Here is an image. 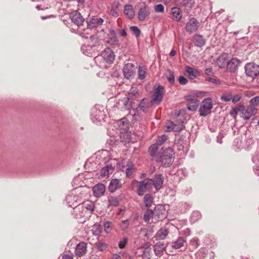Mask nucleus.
<instances>
[{"instance_id": "nucleus-1", "label": "nucleus", "mask_w": 259, "mask_h": 259, "mask_svg": "<svg viewBox=\"0 0 259 259\" xmlns=\"http://www.w3.org/2000/svg\"><path fill=\"white\" fill-rule=\"evenodd\" d=\"M87 41V44L81 47V50L85 55L88 56L92 55L94 53V55H96V53L99 52L102 49V46L100 45L99 41L96 36L91 35Z\"/></svg>"}, {"instance_id": "nucleus-2", "label": "nucleus", "mask_w": 259, "mask_h": 259, "mask_svg": "<svg viewBox=\"0 0 259 259\" xmlns=\"http://www.w3.org/2000/svg\"><path fill=\"white\" fill-rule=\"evenodd\" d=\"M174 151L170 147L165 149H162V151L156 156L155 160L157 162L161 163V165L165 167L171 165L174 161Z\"/></svg>"}, {"instance_id": "nucleus-3", "label": "nucleus", "mask_w": 259, "mask_h": 259, "mask_svg": "<svg viewBox=\"0 0 259 259\" xmlns=\"http://www.w3.org/2000/svg\"><path fill=\"white\" fill-rule=\"evenodd\" d=\"M212 101L211 98L204 99L201 103L199 111L201 116H205L208 115L212 109Z\"/></svg>"}, {"instance_id": "nucleus-4", "label": "nucleus", "mask_w": 259, "mask_h": 259, "mask_svg": "<svg viewBox=\"0 0 259 259\" xmlns=\"http://www.w3.org/2000/svg\"><path fill=\"white\" fill-rule=\"evenodd\" d=\"M244 68L246 75L251 78H253L259 74V66L254 63L246 64Z\"/></svg>"}, {"instance_id": "nucleus-5", "label": "nucleus", "mask_w": 259, "mask_h": 259, "mask_svg": "<svg viewBox=\"0 0 259 259\" xmlns=\"http://www.w3.org/2000/svg\"><path fill=\"white\" fill-rule=\"evenodd\" d=\"M152 179H145L143 181L139 182L137 193L139 196H142L147 189L152 188Z\"/></svg>"}, {"instance_id": "nucleus-6", "label": "nucleus", "mask_w": 259, "mask_h": 259, "mask_svg": "<svg viewBox=\"0 0 259 259\" xmlns=\"http://www.w3.org/2000/svg\"><path fill=\"white\" fill-rule=\"evenodd\" d=\"M257 112V109L254 106L249 105L246 109L243 105L242 111H241V116L245 120H248L250 118L254 115Z\"/></svg>"}, {"instance_id": "nucleus-7", "label": "nucleus", "mask_w": 259, "mask_h": 259, "mask_svg": "<svg viewBox=\"0 0 259 259\" xmlns=\"http://www.w3.org/2000/svg\"><path fill=\"white\" fill-rule=\"evenodd\" d=\"M164 88L162 85H158L154 91L152 102L160 104L162 100Z\"/></svg>"}, {"instance_id": "nucleus-8", "label": "nucleus", "mask_w": 259, "mask_h": 259, "mask_svg": "<svg viewBox=\"0 0 259 259\" xmlns=\"http://www.w3.org/2000/svg\"><path fill=\"white\" fill-rule=\"evenodd\" d=\"M199 27V22L194 18H191L187 23L185 29L186 31L190 33L195 32Z\"/></svg>"}, {"instance_id": "nucleus-9", "label": "nucleus", "mask_w": 259, "mask_h": 259, "mask_svg": "<svg viewBox=\"0 0 259 259\" xmlns=\"http://www.w3.org/2000/svg\"><path fill=\"white\" fill-rule=\"evenodd\" d=\"M72 22L77 26L82 25L84 19L77 11H75L70 14Z\"/></svg>"}, {"instance_id": "nucleus-10", "label": "nucleus", "mask_w": 259, "mask_h": 259, "mask_svg": "<svg viewBox=\"0 0 259 259\" xmlns=\"http://www.w3.org/2000/svg\"><path fill=\"white\" fill-rule=\"evenodd\" d=\"M107 43L113 47H119L120 46V43L117 37L116 32L113 29L109 30Z\"/></svg>"}, {"instance_id": "nucleus-11", "label": "nucleus", "mask_w": 259, "mask_h": 259, "mask_svg": "<svg viewBox=\"0 0 259 259\" xmlns=\"http://www.w3.org/2000/svg\"><path fill=\"white\" fill-rule=\"evenodd\" d=\"M166 131H174L178 132L181 131L184 127L182 121L178 122V123H174L172 122H168L166 123Z\"/></svg>"}, {"instance_id": "nucleus-12", "label": "nucleus", "mask_w": 259, "mask_h": 259, "mask_svg": "<svg viewBox=\"0 0 259 259\" xmlns=\"http://www.w3.org/2000/svg\"><path fill=\"white\" fill-rule=\"evenodd\" d=\"M241 61L237 58H233L230 60L228 61L227 65V70L230 72H234L238 68V66L240 64Z\"/></svg>"}, {"instance_id": "nucleus-13", "label": "nucleus", "mask_w": 259, "mask_h": 259, "mask_svg": "<svg viewBox=\"0 0 259 259\" xmlns=\"http://www.w3.org/2000/svg\"><path fill=\"white\" fill-rule=\"evenodd\" d=\"M94 203L91 201H88L82 205L79 204L77 207L74 208V212L80 211L81 209L82 210L86 209L90 212H92L94 210Z\"/></svg>"}, {"instance_id": "nucleus-14", "label": "nucleus", "mask_w": 259, "mask_h": 259, "mask_svg": "<svg viewBox=\"0 0 259 259\" xmlns=\"http://www.w3.org/2000/svg\"><path fill=\"white\" fill-rule=\"evenodd\" d=\"M102 56L104 60L107 63H111L115 59V55L111 49L110 48L106 49L102 53Z\"/></svg>"}, {"instance_id": "nucleus-15", "label": "nucleus", "mask_w": 259, "mask_h": 259, "mask_svg": "<svg viewBox=\"0 0 259 259\" xmlns=\"http://www.w3.org/2000/svg\"><path fill=\"white\" fill-rule=\"evenodd\" d=\"M87 251V244L84 242H81L78 243L75 248V254L78 257L84 255Z\"/></svg>"}, {"instance_id": "nucleus-16", "label": "nucleus", "mask_w": 259, "mask_h": 259, "mask_svg": "<svg viewBox=\"0 0 259 259\" xmlns=\"http://www.w3.org/2000/svg\"><path fill=\"white\" fill-rule=\"evenodd\" d=\"M228 61V55L226 53H223L218 58L216 63L220 68H224L227 67Z\"/></svg>"}, {"instance_id": "nucleus-17", "label": "nucleus", "mask_w": 259, "mask_h": 259, "mask_svg": "<svg viewBox=\"0 0 259 259\" xmlns=\"http://www.w3.org/2000/svg\"><path fill=\"white\" fill-rule=\"evenodd\" d=\"M164 178L161 174L157 175L154 179H152V186H153L156 190H159L162 186Z\"/></svg>"}, {"instance_id": "nucleus-18", "label": "nucleus", "mask_w": 259, "mask_h": 259, "mask_svg": "<svg viewBox=\"0 0 259 259\" xmlns=\"http://www.w3.org/2000/svg\"><path fill=\"white\" fill-rule=\"evenodd\" d=\"M67 205L69 207L75 208L78 205L77 204L78 197L75 194L72 193L68 195L65 199Z\"/></svg>"}, {"instance_id": "nucleus-19", "label": "nucleus", "mask_w": 259, "mask_h": 259, "mask_svg": "<svg viewBox=\"0 0 259 259\" xmlns=\"http://www.w3.org/2000/svg\"><path fill=\"white\" fill-rule=\"evenodd\" d=\"M122 184L120 181L117 179H113L111 180L108 187L109 191L111 193L115 192L121 187Z\"/></svg>"}, {"instance_id": "nucleus-20", "label": "nucleus", "mask_w": 259, "mask_h": 259, "mask_svg": "<svg viewBox=\"0 0 259 259\" xmlns=\"http://www.w3.org/2000/svg\"><path fill=\"white\" fill-rule=\"evenodd\" d=\"M134 65L131 63H127L124 66L123 73L126 78L129 79L134 75Z\"/></svg>"}, {"instance_id": "nucleus-21", "label": "nucleus", "mask_w": 259, "mask_h": 259, "mask_svg": "<svg viewBox=\"0 0 259 259\" xmlns=\"http://www.w3.org/2000/svg\"><path fill=\"white\" fill-rule=\"evenodd\" d=\"M153 103L152 101H149L148 99L144 98L141 101L139 105V107L140 109L143 112L146 113L148 111V109L150 108Z\"/></svg>"}, {"instance_id": "nucleus-22", "label": "nucleus", "mask_w": 259, "mask_h": 259, "mask_svg": "<svg viewBox=\"0 0 259 259\" xmlns=\"http://www.w3.org/2000/svg\"><path fill=\"white\" fill-rule=\"evenodd\" d=\"M103 20L101 18L94 17L90 21H88V27L90 29H93L102 24Z\"/></svg>"}, {"instance_id": "nucleus-23", "label": "nucleus", "mask_w": 259, "mask_h": 259, "mask_svg": "<svg viewBox=\"0 0 259 259\" xmlns=\"http://www.w3.org/2000/svg\"><path fill=\"white\" fill-rule=\"evenodd\" d=\"M170 14L172 16L171 19L176 22H179L182 17V11L178 7L172 8Z\"/></svg>"}, {"instance_id": "nucleus-24", "label": "nucleus", "mask_w": 259, "mask_h": 259, "mask_svg": "<svg viewBox=\"0 0 259 259\" xmlns=\"http://www.w3.org/2000/svg\"><path fill=\"white\" fill-rule=\"evenodd\" d=\"M93 190L94 196L97 197H100L105 191V186L103 184H98L93 187Z\"/></svg>"}, {"instance_id": "nucleus-25", "label": "nucleus", "mask_w": 259, "mask_h": 259, "mask_svg": "<svg viewBox=\"0 0 259 259\" xmlns=\"http://www.w3.org/2000/svg\"><path fill=\"white\" fill-rule=\"evenodd\" d=\"M193 42L195 46L201 48L205 44V39L203 36L200 34H195L193 37Z\"/></svg>"}, {"instance_id": "nucleus-26", "label": "nucleus", "mask_w": 259, "mask_h": 259, "mask_svg": "<svg viewBox=\"0 0 259 259\" xmlns=\"http://www.w3.org/2000/svg\"><path fill=\"white\" fill-rule=\"evenodd\" d=\"M149 14L150 11L149 8L146 6L141 7L139 11L138 19L140 21H144Z\"/></svg>"}, {"instance_id": "nucleus-27", "label": "nucleus", "mask_w": 259, "mask_h": 259, "mask_svg": "<svg viewBox=\"0 0 259 259\" xmlns=\"http://www.w3.org/2000/svg\"><path fill=\"white\" fill-rule=\"evenodd\" d=\"M185 70L188 74L189 78L190 79H194L199 75V71L191 67L186 66H185Z\"/></svg>"}, {"instance_id": "nucleus-28", "label": "nucleus", "mask_w": 259, "mask_h": 259, "mask_svg": "<svg viewBox=\"0 0 259 259\" xmlns=\"http://www.w3.org/2000/svg\"><path fill=\"white\" fill-rule=\"evenodd\" d=\"M113 169L114 167L111 164H107L102 168L100 176L102 178H107L109 177V174L112 172Z\"/></svg>"}, {"instance_id": "nucleus-29", "label": "nucleus", "mask_w": 259, "mask_h": 259, "mask_svg": "<svg viewBox=\"0 0 259 259\" xmlns=\"http://www.w3.org/2000/svg\"><path fill=\"white\" fill-rule=\"evenodd\" d=\"M124 13L129 19H133L135 16L133 6L131 5H125L124 7Z\"/></svg>"}, {"instance_id": "nucleus-30", "label": "nucleus", "mask_w": 259, "mask_h": 259, "mask_svg": "<svg viewBox=\"0 0 259 259\" xmlns=\"http://www.w3.org/2000/svg\"><path fill=\"white\" fill-rule=\"evenodd\" d=\"M169 231L167 229H161L156 233L155 238L157 240H163L168 234Z\"/></svg>"}, {"instance_id": "nucleus-31", "label": "nucleus", "mask_w": 259, "mask_h": 259, "mask_svg": "<svg viewBox=\"0 0 259 259\" xmlns=\"http://www.w3.org/2000/svg\"><path fill=\"white\" fill-rule=\"evenodd\" d=\"M126 174L127 177H132L134 171H135V167L134 164L131 161H128L126 165Z\"/></svg>"}, {"instance_id": "nucleus-32", "label": "nucleus", "mask_w": 259, "mask_h": 259, "mask_svg": "<svg viewBox=\"0 0 259 259\" xmlns=\"http://www.w3.org/2000/svg\"><path fill=\"white\" fill-rule=\"evenodd\" d=\"M186 243V241L184 238L182 237H179L178 239L173 242L171 247L174 249H179L184 245Z\"/></svg>"}, {"instance_id": "nucleus-33", "label": "nucleus", "mask_w": 259, "mask_h": 259, "mask_svg": "<svg viewBox=\"0 0 259 259\" xmlns=\"http://www.w3.org/2000/svg\"><path fill=\"white\" fill-rule=\"evenodd\" d=\"M119 128L123 132H126L128 130V122L126 118H122L119 122Z\"/></svg>"}, {"instance_id": "nucleus-34", "label": "nucleus", "mask_w": 259, "mask_h": 259, "mask_svg": "<svg viewBox=\"0 0 259 259\" xmlns=\"http://www.w3.org/2000/svg\"><path fill=\"white\" fill-rule=\"evenodd\" d=\"M165 249L164 244L162 242L156 243L154 245V251L156 254H161L165 250Z\"/></svg>"}, {"instance_id": "nucleus-35", "label": "nucleus", "mask_w": 259, "mask_h": 259, "mask_svg": "<svg viewBox=\"0 0 259 259\" xmlns=\"http://www.w3.org/2000/svg\"><path fill=\"white\" fill-rule=\"evenodd\" d=\"M143 200L145 206L149 207L153 203V198L150 194H147L145 195Z\"/></svg>"}, {"instance_id": "nucleus-36", "label": "nucleus", "mask_w": 259, "mask_h": 259, "mask_svg": "<svg viewBox=\"0 0 259 259\" xmlns=\"http://www.w3.org/2000/svg\"><path fill=\"white\" fill-rule=\"evenodd\" d=\"M199 104V101L197 99H195L187 104V108L190 111H195L196 110Z\"/></svg>"}, {"instance_id": "nucleus-37", "label": "nucleus", "mask_w": 259, "mask_h": 259, "mask_svg": "<svg viewBox=\"0 0 259 259\" xmlns=\"http://www.w3.org/2000/svg\"><path fill=\"white\" fill-rule=\"evenodd\" d=\"M243 108V105H237L235 107L232 108L230 113V115L234 118H235L238 112H240L241 113V111H242Z\"/></svg>"}, {"instance_id": "nucleus-38", "label": "nucleus", "mask_w": 259, "mask_h": 259, "mask_svg": "<svg viewBox=\"0 0 259 259\" xmlns=\"http://www.w3.org/2000/svg\"><path fill=\"white\" fill-rule=\"evenodd\" d=\"M132 100L133 99L132 98V96L124 98L123 100V106L126 109L130 110L132 108L133 103Z\"/></svg>"}, {"instance_id": "nucleus-39", "label": "nucleus", "mask_w": 259, "mask_h": 259, "mask_svg": "<svg viewBox=\"0 0 259 259\" xmlns=\"http://www.w3.org/2000/svg\"><path fill=\"white\" fill-rule=\"evenodd\" d=\"M147 75L146 69L140 66L138 69V78L140 79H144Z\"/></svg>"}, {"instance_id": "nucleus-40", "label": "nucleus", "mask_w": 259, "mask_h": 259, "mask_svg": "<svg viewBox=\"0 0 259 259\" xmlns=\"http://www.w3.org/2000/svg\"><path fill=\"white\" fill-rule=\"evenodd\" d=\"M153 211L151 209H148L144 215L143 219L144 221L149 222L150 219L153 218Z\"/></svg>"}, {"instance_id": "nucleus-41", "label": "nucleus", "mask_w": 259, "mask_h": 259, "mask_svg": "<svg viewBox=\"0 0 259 259\" xmlns=\"http://www.w3.org/2000/svg\"><path fill=\"white\" fill-rule=\"evenodd\" d=\"M166 77L169 82L174 84L175 82V76L174 72L170 70H168L165 74Z\"/></svg>"}, {"instance_id": "nucleus-42", "label": "nucleus", "mask_w": 259, "mask_h": 259, "mask_svg": "<svg viewBox=\"0 0 259 259\" xmlns=\"http://www.w3.org/2000/svg\"><path fill=\"white\" fill-rule=\"evenodd\" d=\"M119 202V199L116 197H112L108 199L109 206H117Z\"/></svg>"}, {"instance_id": "nucleus-43", "label": "nucleus", "mask_w": 259, "mask_h": 259, "mask_svg": "<svg viewBox=\"0 0 259 259\" xmlns=\"http://www.w3.org/2000/svg\"><path fill=\"white\" fill-rule=\"evenodd\" d=\"M232 99V95L231 93H224L221 97V100L224 102H229Z\"/></svg>"}, {"instance_id": "nucleus-44", "label": "nucleus", "mask_w": 259, "mask_h": 259, "mask_svg": "<svg viewBox=\"0 0 259 259\" xmlns=\"http://www.w3.org/2000/svg\"><path fill=\"white\" fill-rule=\"evenodd\" d=\"M158 146L156 143H155L154 144L151 146L149 148V152L150 153V155L152 156H156V153L158 150Z\"/></svg>"}, {"instance_id": "nucleus-45", "label": "nucleus", "mask_w": 259, "mask_h": 259, "mask_svg": "<svg viewBox=\"0 0 259 259\" xmlns=\"http://www.w3.org/2000/svg\"><path fill=\"white\" fill-rule=\"evenodd\" d=\"M180 4L182 6H186L189 8H191L194 4L192 0H179Z\"/></svg>"}, {"instance_id": "nucleus-46", "label": "nucleus", "mask_w": 259, "mask_h": 259, "mask_svg": "<svg viewBox=\"0 0 259 259\" xmlns=\"http://www.w3.org/2000/svg\"><path fill=\"white\" fill-rule=\"evenodd\" d=\"M130 30L137 37H139L141 34V31L137 26H131Z\"/></svg>"}, {"instance_id": "nucleus-47", "label": "nucleus", "mask_w": 259, "mask_h": 259, "mask_svg": "<svg viewBox=\"0 0 259 259\" xmlns=\"http://www.w3.org/2000/svg\"><path fill=\"white\" fill-rule=\"evenodd\" d=\"M167 136L165 135H162L158 138L155 143H156L159 146L161 145L167 140Z\"/></svg>"}, {"instance_id": "nucleus-48", "label": "nucleus", "mask_w": 259, "mask_h": 259, "mask_svg": "<svg viewBox=\"0 0 259 259\" xmlns=\"http://www.w3.org/2000/svg\"><path fill=\"white\" fill-rule=\"evenodd\" d=\"M259 104V96H255L249 101V105L251 106H256Z\"/></svg>"}, {"instance_id": "nucleus-49", "label": "nucleus", "mask_w": 259, "mask_h": 259, "mask_svg": "<svg viewBox=\"0 0 259 259\" xmlns=\"http://www.w3.org/2000/svg\"><path fill=\"white\" fill-rule=\"evenodd\" d=\"M128 242V238L126 237H124L119 242L118 246L120 249H123Z\"/></svg>"}, {"instance_id": "nucleus-50", "label": "nucleus", "mask_w": 259, "mask_h": 259, "mask_svg": "<svg viewBox=\"0 0 259 259\" xmlns=\"http://www.w3.org/2000/svg\"><path fill=\"white\" fill-rule=\"evenodd\" d=\"M96 245L97 248L100 251H103L105 250L107 247V245L102 242H98L96 243Z\"/></svg>"}, {"instance_id": "nucleus-51", "label": "nucleus", "mask_w": 259, "mask_h": 259, "mask_svg": "<svg viewBox=\"0 0 259 259\" xmlns=\"http://www.w3.org/2000/svg\"><path fill=\"white\" fill-rule=\"evenodd\" d=\"M154 10L157 13H164V7L162 4H158L155 6Z\"/></svg>"}, {"instance_id": "nucleus-52", "label": "nucleus", "mask_w": 259, "mask_h": 259, "mask_svg": "<svg viewBox=\"0 0 259 259\" xmlns=\"http://www.w3.org/2000/svg\"><path fill=\"white\" fill-rule=\"evenodd\" d=\"M129 223L128 220L122 221L121 225L120 228L122 231H125L128 227Z\"/></svg>"}, {"instance_id": "nucleus-53", "label": "nucleus", "mask_w": 259, "mask_h": 259, "mask_svg": "<svg viewBox=\"0 0 259 259\" xmlns=\"http://www.w3.org/2000/svg\"><path fill=\"white\" fill-rule=\"evenodd\" d=\"M111 222L109 221H107L104 223V231L108 233L111 230Z\"/></svg>"}, {"instance_id": "nucleus-54", "label": "nucleus", "mask_w": 259, "mask_h": 259, "mask_svg": "<svg viewBox=\"0 0 259 259\" xmlns=\"http://www.w3.org/2000/svg\"><path fill=\"white\" fill-rule=\"evenodd\" d=\"M179 82L181 85H185L188 82V79L183 76H180L179 78Z\"/></svg>"}, {"instance_id": "nucleus-55", "label": "nucleus", "mask_w": 259, "mask_h": 259, "mask_svg": "<svg viewBox=\"0 0 259 259\" xmlns=\"http://www.w3.org/2000/svg\"><path fill=\"white\" fill-rule=\"evenodd\" d=\"M206 80L208 81L209 82H212L213 83L217 84H221L220 81L219 80H218V79H217L215 78H211V77L206 78Z\"/></svg>"}, {"instance_id": "nucleus-56", "label": "nucleus", "mask_w": 259, "mask_h": 259, "mask_svg": "<svg viewBox=\"0 0 259 259\" xmlns=\"http://www.w3.org/2000/svg\"><path fill=\"white\" fill-rule=\"evenodd\" d=\"M241 98V96L240 95H236L234 97L232 96V100L233 103H236L238 102Z\"/></svg>"}, {"instance_id": "nucleus-57", "label": "nucleus", "mask_w": 259, "mask_h": 259, "mask_svg": "<svg viewBox=\"0 0 259 259\" xmlns=\"http://www.w3.org/2000/svg\"><path fill=\"white\" fill-rule=\"evenodd\" d=\"M110 14L112 16L117 17L118 16V13L116 9L112 8L110 10Z\"/></svg>"}, {"instance_id": "nucleus-58", "label": "nucleus", "mask_w": 259, "mask_h": 259, "mask_svg": "<svg viewBox=\"0 0 259 259\" xmlns=\"http://www.w3.org/2000/svg\"><path fill=\"white\" fill-rule=\"evenodd\" d=\"M138 93V91H137V89L136 88H134V87H132L130 90V92H129V94L131 95V94H132L134 96L136 95V94Z\"/></svg>"}, {"instance_id": "nucleus-59", "label": "nucleus", "mask_w": 259, "mask_h": 259, "mask_svg": "<svg viewBox=\"0 0 259 259\" xmlns=\"http://www.w3.org/2000/svg\"><path fill=\"white\" fill-rule=\"evenodd\" d=\"M117 32L122 36H126L127 35L126 32L124 29H118Z\"/></svg>"}, {"instance_id": "nucleus-60", "label": "nucleus", "mask_w": 259, "mask_h": 259, "mask_svg": "<svg viewBox=\"0 0 259 259\" xmlns=\"http://www.w3.org/2000/svg\"><path fill=\"white\" fill-rule=\"evenodd\" d=\"M205 73L208 75H210L212 73V69L211 68H206L205 70Z\"/></svg>"}, {"instance_id": "nucleus-61", "label": "nucleus", "mask_w": 259, "mask_h": 259, "mask_svg": "<svg viewBox=\"0 0 259 259\" xmlns=\"http://www.w3.org/2000/svg\"><path fill=\"white\" fill-rule=\"evenodd\" d=\"M62 259H73V257L71 255H64L63 256Z\"/></svg>"}, {"instance_id": "nucleus-62", "label": "nucleus", "mask_w": 259, "mask_h": 259, "mask_svg": "<svg viewBox=\"0 0 259 259\" xmlns=\"http://www.w3.org/2000/svg\"><path fill=\"white\" fill-rule=\"evenodd\" d=\"M113 259H122L121 256L117 254H114L113 255Z\"/></svg>"}, {"instance_id": "nucleus-63", "label": "nucleus", "mask_w": 259, "mask_h": 259, "mask_svg": "<svg viewBox=\"0 0 259 259\" xmlns=\"http://www.w3.org/2000/svg\"><path fill=\"white\" fill-rule=\"evenodd\" d=\"M176 51L175 50H172L170 52L169 55L171 57H174L176 55Z\"/></svg>"}, {"instance_id": "nucleus-64", "label": "nucleus", "mask_w": 259, "mask_h": 259, "mask_svg": "<svg viewBox=\"0 0 259 259\" xmlns=\"http://www.w3.org/2000/svg\"><path fill=\"white\" fill-rule=\"evenodd\" d=\"M252 160L254 163H257L259 161L258 159L255 158V157L254 156L252 157Z\"/></svg>"}]
</instances>
